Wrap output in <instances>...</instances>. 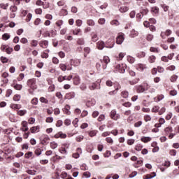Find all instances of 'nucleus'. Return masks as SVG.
Here are the masks:
<instances>
[{
  "label": "nucleus",
  "instance_id": "8fccbe9b",
  "mask_svg": "<svg viewBox=\"0 0 179 179\" xmlns=\"http://www.w3.org/2000/svg\"><path fill=\"white\" fill-rule=\"evenodd\" d=\"M20 94H15L14 96H13V100L14 101H20Z\"/></svg>",
  "mask_w": 179,
  "mask_h": 179
},
{
  "label": "nucleus",
  "instance_id": "ddd939ff",
  "mask_svg": "<svg viewBox=\"0 0 179 179\" xmlns=\"http://www.w3.org/2000/svg\"><path fill=\"white\" fill-rule=\"evenodd\" d=\"M22 127H21V131L23 132H26L29 131V127H27V122L26 121H22L21 123Z\"/></svg>",
  "mask_w": 179,
  "mask_h": 179
},
{
  "label": "nucleus",
  "instance_id": "393cba45",
  "mask_svg": "<svg viewBox=\"0 0 179 179\" xmlns=\"http://www.w3.org/2000/svg\"><path fill=\"white\" fill-rule=\"evenodd\" d=\"M138 31H135V29H132L131 31L129 36L131 37L132 38H134V37L138 36Z\"/></svg>",
  "mask_w": 179,
  "mask_h": 179
},
{
  "label": "nucleus",
  "instance_id": "13d9d810",
  "mask_svg": "<svg viewBox=\"0 0 179 179\" xmlns=\"http://www.w3.org/2000/svg\"><path fill=\"white\" fill-rule=\"evenodd\" d=\"M166 134H170V132H173V127H169L165 129Z\"/></svg>",
  "mask_w": 179,
  "mask_h": 179
},
{
  "label": "nucleus",
  "instance_id": "49530a36",
  "mask_svg": "<svg viewBox=\"0 0 179 179\" xmlns=\"http://www.w3.org/2000/svg\"><path fill=\"white\" fill-rule=\"evenodd\" d=\"M144 120L145 121V122H148V121H152V117H150V115H145L144 116Z\"/></svg>",
  "mask_w": 179,
  "mask_h": 179
},
{
  "label": "nucleus",
  "instance_id": "6e6d98bb",
  "mask_svg": "<svg viewBox=\"0 0 179 179\" xmlns=\"http://www.w3.org/2000/svg\"><path fill=\"white\" fill-rule=\"evenodd\" d=\"M25 158L26 159H30V157H31V156H33V152H28L25 154Z\"/></svg>",
  "mask_w": 179,
  "mask_h": 179
},
{
  "label": "nucleus",
  "instance_id": "1a4fd4ad",
  "mask_svg": "<svg viewBox=\"0 0 179 179\" xmlns=\"http://www.w3.org/2000/svg\"><path fill=\"white\" fill-rule=\"evenodd\" d=\"M116 69L120 73H125V69H127V65L125 64H117Z\"/></svg>",
  "mask_w": 179,
  "mask_h": 179
},
{
  "label": "nucleus",
  "instance_id": "aec40b11",
  "mask_svg": "<svg viewBox=\"0 0 179 179\" xmlns=\"http://www.w3.org/2000/svg\"><path fill=\"white\" fill-rule=\"evenodd\" d=\"M10 108H12L13 110H20V108H22V105L12 103L10 105Z\"/></svg>",
  "mask_w": 179,
  "mask_h": 179
},
{
  "label": "nucleus",
  "instance_id": "6ab92c4d",
  "mask_svg": "<svg viewBox=\"0 0 179 179\" xmlns=\"http://www.w3.org/2000/svg\"><path fill=\"white\" fill-rule=\"evenodd\" d=\"M143 24H144L145 27H149V29L151 31H156V27H155L153 25H150V24H149V23H144Z\"/></svg>",
  "mask_w": 179,
  "mask_h": 179
},
{
  "label": "nucleus",
  "instance_id": "c03bdc74",
  "mask_svg": "<svg viewBox=\"0 0 179 179\" xmlns=\"http://www.w3.org/2000/svg\"><path fill=\"white\" fill-rule=\"evenodd\" d=\"M41 103H44L45 104H48V99H45V97H41L39 99Z\"/></svg>",
  "mask_w": 179,
  "mask_h": 179
},
{
  "label": "nucleus",
  "instance_id": "5701e85b",
  "mask_svg": "<svg viewBox=\"0 0 179 179\" xmlns=\"http://www.w3.org/2000/svg\"><path fill=\"white\" fill-rule=\"evenodd\" d=\"M97 132H99L97 130H92L90 131H87V134L91 138H93V136H96L97 135Z\"/></svg>",
  "mask_w": 179,
  "mask_h": 179
},
{
  "label": "nucleus",
  "instance_id": "7ed1b4c3",
  "mask_svg": "<svg viewBox=\"0 0 179 179\" xmlns=\"http://www.w3.org/2000/svg\"><path fill=\"white\" fill-rule=\"evenodd\" d=\"M101 80H98L95 83H92L89 85L90 90H96V89H100L101 87L100 85Z\"/></svg>",
  "mask_w": 179,
  "mask_h": 179
},
{
  "label": "nucleus",
  "instance_id": "b1692460",
  "mask_svg": "<svg viewBox=\"0 0 179 179\" xmlns=\"http://www.w3.org/2000/svg\"><path fill=\"white\" fill-rule=\"evenodd\" d=\"M17 114L20 117H23V115H26V114H27V110H17Z\"/></svg>",
  "mask_w": 179,
  "mask_h": 179
},
{
  "label": "nucleus",
  "instance_id": "864d4df0",
  "mask_svg": "<svg viewBox=\"0 0 179 179\" xmlns=\"http://www.w3.org/2000/svg\"><path fill=\"white\" fill-rule=\"evenodd\" d=\"M146 40L147 41H152V40H153V35L152 34H148L146 36Z\"/></svg>",
  "mask_w": 179,
  "mask_h": 179
},
{
  "label": "nucleus",
  "instance_id": "5fc2aeb1",
  "mask_svg": "<svg viewBox=\"0 0 179 179\" xmlns=\"http://www.w3.org/2000/svg\"><path fill=\"white\" fill-rule=\"evenodd\" d=\"M149 20L150 22L148 20H145L143 22V23H156V19L155 18H150Z\"/></svg>",
  "mask_w": 179,
  "mask_h": 179
},
{
  "label": "nucleus",
  "instance_id": "de8ad7c7",
  "mask_svg": "<svg viewBox=\"0 0 179 179\" xmlns=\"http://www.w3.org/2000/svg\"><path fill=\"white\" fill-rule=\"evenodd\" d=\"M139 82V78H136L131 81H129V83H130L131 85H136Z\"/></svg>",
  "mask_w": 179,
  "mask_h": 179
},
{
  "label": "nucleus",
  "instance_id": "ea45409f",
  "mask_svg": "<svg viewBox=\"0 0 179 179\" xmlns=\"http://www.w3.org/2000/svg\"><path fill=\"white\" fill-rule=\"evenodd\" d=\"M164 99V95L160 94L157 96V98H155V101H162V100H163Z\"/></svg>",
  "mask_w": 179,
  "mask_h": 179
},
{
  "label": "nucleus",
  "instance_id": "774afa93",
  "mask_svg": "<svg viewBox=\"0 0 179 179\" xmlns=\"http://www.w3.org/2000/svg\"><path fill=\"white\" fill-rule=\"evenodd\" d=\"M120 89H121V85H120V83H117L115 85V90H116V92H118V90H120Z\"/></svg>",
  "mask_w": 179,
  "mask_h": 179
},
{
  "label": "nucleus",
  "instance_id": "f8f14e48",
  "mask_svg": "<svg viewBox=\"0 0 179 179\" xmlns=\"http://www.w3.org/2000/svg\"><path fill=\"white\" fill-rule=\"evenodd\" d=\"M124 34L122 33L116 38L117 44H122V43H124V40H125V38H124Z\"/></svg>",
  "mask_w": 179,
  "mask_h": 179
},
{
  "label": "nucleus",
  "instance_id": "473e14b6",
  "mask_svg": "<svg viewBox=\"0 0 179 179\" xmlns=\"http://www.w3.org/2000/svg\"><path fill=\"white\" fill-rule=\"evenodd\" d=\"M143 148V145H142V144H137L135 147V150H137V152H141Z\"/></svg>",
  "mask_w": 179,
  "mask_h": 179
},
{
  "label": "nucleus",
  "instance_id": "423d86ee",
  "mask_svg": "<svg viewBox=\"0 0 179 179\" xmlns=\"http://www.w3.org/2000/svg\"><path fill=\"white\" fill-rule=\"evenodd\" d=\"M22 16L23 17L27 16L26 22H27V23H29V22L31 20V17H33V15L30 13H28L27 10H23L22 11Z\"/></svg>",
  "mask_w": 179,
  "mask_h": 179
},
{
  "label": "nucleus",
  "instance_id": "dca6fc26",
  "mask_svg": "<svg viewBox=\"0 0 179 179\" xmlns=\"http://www.w3.org/2000/svg\"><path fill=\"white\" fill-rule=\"evenodd\" d=\"M150 12L155 16H157L159 15V7L154 6V7L151 8Z\"/></svg>",
  "mask_w": 179,
  "mask_h": 179
},
{
  "label": "nucleus",
  "instance_id": "bb28decb",
  "mask_svg": "<svg viewBox=\"0 0 179 179\" xmlns=\"http://www.w3.org/2000/svg\"><path fill=\"white\" fill-rule=\"evenodd\" d=\"M141 142H143L144 143H148V142H150L152 141V138L150 137H142L141 138Z\"/></svg>",
  "mask_w": 179,
  "mask_h": 179
},
{
  "label": "nucleus",
  "instance_id": "a878e982",
  "mask_svg": "<svg viewBox=\"0 0 179 179\" xmlns=\"http://www.w3.org/2000/svg\"><path fill=\"white\" fill-rule=\"evenodd\" d=\"M39 44H40V46L42 47V48H47V47H48V41H43L41 42Z\"/></svg>",
  "mask_w": 179,
  "mask_h": 179
},
{
  "label": "nucleus",
  "instance_id": "2f4dec72",
  "mask_svg": "<svg viewBox=\"0 0 179 179\" xmlns=\"http://www.w3.org/2000/svg\"><path fill=\"white\" fill-rule=\"evenodd\" d=\"M59 68L62 71H63V72H65V71H67V66H66V64H60Z\"/></svg>",
  "mask_w": 179,
  "mask_h": 179
},
{
  "label": "nucleus",
  "instance_id": "680f3d73",
  "mask_svg": "<svg viewBox=\"0 0 179 179\" xmlns=\"http://www.w3.org/2000/svg\"><path fill=\"white\" fill-rule=\"evenodd\" d=\"M77 43L80 45H83L85 44V40H83V38H79L77 41Z\"/></svg>",
  "mask_w": 179,
  "mask_h": 179
},
{
  "label": "nucleus",
  "instance_id": "0eeeda50",
  "mask_svg": "<svg viewBox=\"0 0 179 179\" xmlns=\"http://www.w3.org/2000/svg\"><path fill=\"white\" fill-rule=\"evenodd\" d=\"M40 141H41L42 145H47V143H48V142L50 141V137L47 134H43L40 137Z\"/></svg>",
  "mask_w": 179,
  "mask_h": 179
},
{
  "label": "nucleus",
  "instance_id": "c756f323",
  "mask_svg": "<svg viewBox=\"0 0 179 179\" xmlns=\"http://www.w3.org/2000/svg\"><path fill=\"white\" fill-rule=\"evenodd\" d=\"M129 8L127 6H122L120 8L119 10L121 12V13H125V12H128Z\"/></svg>",
  "mask_w": 179,
  "mask_h": 179
},
{
  "label": "nucleus",
  "instance_id": "f704fd0d",
  "mask_svg": "<svg viewBox=\"0 0 179 179\" xmlns=\"http://www.w3.org/2000/svg\"><path fill=\"white\" fill-rule=\"evenodd\" d=\"M99 40V36H97V34H92V41H94V43H96Z\"/></svg>",
  "mask_w": 179,
  "mask_h": 179
},
{
  "label": "nucleus",
  "instance_id": "e2e57ef3",
  "mask_svg": "<svg viewBox=\"0 0 179 179\" xmlns=\"http://www.w3.org/2000/svg\"><path fill=\"white\" fill-rule=\"evenodd\" d=\"M154 177H156V173H152V175H147L145 179H152Z\"/></svg>",
  "mask_w": 179,
  "mask_h": 179
},
{
  "label": "nucleus",
  "instance_id": "4c0bfd02",
  "mask_svg": "<svg viewBox=\"0 0 179 179\" xmlns=\"http://www.w3.org/2000/svg\"><path fill=\"white\" fill-rule=\"evenodd\" d=\"M5 52H6V54H8V55L12 54V52H13V48L8 46L6 49Z\"/></svg>",
  "mask_w": 179,
  "mask_h": 179
},
{
  "label": "nucleus",
  "instance_id": "3c124183",
  "mask_svg": "<svg viewBox=\"0 0 179 179\" xmlns=\"http://www.w3.org/2000/svg\"><path fill=\"white\" fill-rule=\"evenodd\" d=\"M106 141L108 143H110V145H113V143H114V141L113 140V138H111V137H107L106 138Z\"/></svg>",
  "mask_w": 179,
  "mask_h": 179
},
{
  "label": "nucleus",
  "instance_id": "338daca9",
  "mask_svg": "<svg viewBox=\"0 0 179 179\" xmlns=\"http://www.w3.org/2000/svg\"><path fill=\"white\" fill-rule=\"evenodd\" d=\"M161 6H162V9H164V12H167V10H169V6H167L166 4H161Z\"/></svg>",
  "mask_w": 179,
  "mask_h": 179
},
{
  "label": "nucleus",
  "instance_id": "58836bf2",
  "mask_svg": "<svg viewBox=\"0 0 179 179\" xmlns=\"http://www.w3.org/2000/svg\"><path fill=\"white\" fill-rule=\"evenodd\" d=\"M2 38L6 41V40H9L10 38V35H9V34H4L2 36Z\"/></svg>",
  "mask_w": 179,
  "mask_h": 179
},
{
  "label": "nucleus",
  "instance_id": "7c9ffc66",
  "mask_svg": "<svg viewBox=\"0 0 179 179\" xmlns=\"http://www.w3.org/2000/svg\"><path fill=\"white\" fill-rule=\"evenodd\" d=\"M51 149H57L58 148V143H55V141L51 142L50 144Z\"/></svg>",
  "mask_w": 179,
  "mask_h": 179
},
{
  "label": "nucleus",
  "instance_id": "e433bc0d",
  "mask_svg": "<svg viewBox=\"0 0 179 179\" xmlns=\"http://www.w3.org/2000/svg\"><path fill=\"white\" fill-rule=\"evenodd\" d=\"M31 104L34 106H37L38 104V98H34L31 101Z\"/></svg>",
  "mask_w": 179,
  "mask_h": 179
},
{
  "label": "nucleus",
  "instance_id": "2eb2a0df",
  "mask_svg": "<svg viewBox=\"0 0 179 179\" xmlns=\"http://www.w3.org/2000/svg\"><path fill=\"white\" fill-rule=\"evenodd\" d=\"M104 47H106V43H104L103 41H99L96 43V48H98V50H103Z\"/></svg>",
  "mask_w": 179,
  "mask_h": 179
},
{
  "label": "nucleus",
  "instance_id": "37998d69",
  "mask_svg": "<svg viewBox=\"0 0 179 179\" xmlns=\"http://www.w3.org/2000/svg\"><path fill=\"white\" fill-rule=\"evenodd\" d=\"M127 61L130 64H134V62H135V58H134L133 57H131V56H128L127 57Z\"/></svg>",
  "mask_w": 179,
  "mask_h": 179
},
{
  "label": "nucleus",
  "instance_id": "603ef678",
  "mask_svg": "<svg viewBox=\"0 0 179 179\" xmlns=\"http://www.w3.org/2000/svg\"><path fill=\"white\" fill-rule=\"evenodd\" d=\"M38 44V41H37L36 40H32L31 42V45L32 47H37Z\"/></svg>",
  "mask_w": 179,
  "mask_h": 179
},
{
  "label": "nucleus",
  "instance_id": "a19ab883",
  "mask_svg": "<svg viewBox=\"0 0 179 179\" xmlns=\"http://www.w3.org/2000/svg\"><path fill=\"white\" fill-rule=\"evenodd\" d=\"M60 15L62 16H66L68 15V10L66 9H62L60 11Z\"/></svg>",
  "mask_w": 179,
  "mask_h": 179
},
{
  "label": "nucleus",
  "instance_id": "9d476101",
  "mask_svg": "<svg viewBox=\"0 0 179 179\" xmlns=\"http://www.w3.org/2000/svg\"><path fill=\"white\" fill-rule=\"evenodd\" d=\"M114 44V39H108L105 43V47L106 48H113Z\"/></svg>",
  "mask_w": 179,
  "mask_h": 179
},
{
  "label": "nucleus",
  "instance_id": "a211bd4d",
  "mask_svg": "<svg viewBox=\"0 0 179 179\" xmlns=\"http://www.w3.org/2000/svg\"><path fill=\"white\" fill-rule=\"evenodd\" d=\"M74 97H75V92H73L67 93L65 95V99H66L67 100H71V99H74Z\"/></svg>",
  "mask_w": 179,
  "mask_h": 179
},
{
  "label": "nucleus",
  "instance_id": "79ce46f5",
  "mask_svg": "<svg viewBox=\"0 0 179 179\" xmlns=\"http://www.w3.org/2000/svg\"><path fill=\"white\" fill-rule=\"evenodd\" d=\"M0 59L3 64H7V62L9 61V59H8L3 56H1Z\"/></svg>",
  "mask_w": 179,
  "mask_h": 179
},
{
  "label": "nucleus",
  "instance_id": "72a5a7b5",
  "mask_svg": "<svg viewBox=\"0 0 179 179\" xmlns=\"http://www.w3.org/2000/svg\"><path fill=\"white\" fill-rule=\"evenodd\" d=\"M13 87L15 89V90H22V89H23V85L20 84H16L13 86Z\"/></svg>",
  "mask_w": 179,
  "mask_h": 179
},
{
  "label": "nucleus",
  "instance_id": "412c9836",
  "mask_svg": "<svg viewBox=\"0 0 179 179\" xmlns=\"http://www.w3.org/2000/svg\"><path fill=\"white\" fill-rule=\"evenodd\" d=\"M30 131H31V134H36V132H39L40 126L32 127L30 129Z\"/></svg>",
  "mask_w": 179,
  "mask_h": 179
},
{
  "label": "nucleus",
  "instance_id": "20e7f679",
  "mask_svg": "<svg viewBox=\"0 0 179 179\" xmlns=\"http://www.w3.org/2000/svg\"><path fill=\"white\" fill-rule=\"evenodd\" d=\"M27 85L29 87H30L33 90H36V89H37V85L36 84V78H31L28 80Z\"/></svg>",
  "mask_w": 179,
  "mask_h": 179
},
{
  "label": "nucleus",
  "instance_id": "f03ea898",
  "mask_svg": "<svg viewBox=\"0 0 179 179\" xmlns=\"http://www.w3.org/2000/svg\"><path fill=\"white\" fill-rule=\"evenodd\" d=\"M149 87H150V86H149V85L148 84L144 85V86L138 85V86H136V90L137 93H143V92H146V90H148Z\"/></svg>",
  "mask_w": 179,
  "mask_h": 179
},
{
  "label": "nucleus",
  "instance_id": "f257e3e1",
  "mask_svg": "<svg viewBox=\"0 0 179 179\" xmlns=\"http://www.w3.org/2000/svg\"><path fill=\"white\" fill-rule=\"evenodd\" d=\"M109 117L111 118V120H113V121H118V120L121 118V115H120V113H117V110L115 109L110 111Z\"/></svg>",
  "mask_w": 179,
  "mask_h": 179
},
{
  "label": "nucleus",
  "instance_id": "c85d7f7f",
  "mask_svg": "<svg viewBox=\"0 0 179 179\" xmlns=\"http://www.w3.org/2000/svg\"><path fill=\"white\" fill-rule=\"evenodd\" d=\"M121 96L122 97H123V99H128L129 96V92H128V91H122L121 92Z\"/></svg>",
  "mask_w": 179,
  "mask_h": 179
},
{
  "label": "nucleus",
  "instance_id": "c9c22d12",
  "mask_svg": "<svg viewBox=\"0 0 179 179\" xmlns=\"http://www.w3.org/2000/svg\"><path fill=\"white\" fill-rule=\"evenodd\" d=\"M59 153H61L62 155H68V152L66 151V149H65V148H61L59 150Z\"/></svg>",
  "mask_w": 179,
  "mask_h": 179
},
{
  "label": "nucleus",
  "instance_id": "a18cd8bd",
  "mask_svg": "<svg viewBox=\"0 0 179 179\" xmlns=\"http://www.w3.org/2000/svg\"><path fill=\"white\" fill-rule=\"evenodd\" d=\"M41 153H43V150H41V148H38L35 150V155L36 156H40V155H41Z\"/></svg>",
  "mask_w": 179,
  "mask_h": 179
},
{
  "label": "nucleus",
  "instance_id": "0e129e2a",
  "mask_svg": "<svg viewBox=\"0 0 179 179\" xmlns=\"http://www.w3.org/2000/svg\"><path fill=\"white\" fill-rule=\"evenodd\" d=\"M85 136H78L76 138V140L77 141V142H82V141H83Z\"/></svg>",
  "mask_w": 179,
  "mask_h": 179
},
{
  "label": "nucleus",
  "instance_id": "09e8293b",
  "mask_svg": "<svg viewBox=\"0 0 179 179\" xmlns=\"http://www.w3.org/2000/svg\"><path fill=\"white\" fill-rule=\"evenodd\" d=\"M160 110V107L155 106L152 108V113H157Z\"/></svg>",
  "mask_w": 179,
  "mask_h": 179
},
{
  "label": "nucleus",
  "instance_id": "cd10ccee",
  "mask_svg": "<svg viewBox=\"0 0 179 179\" xmlns=\"http://www.w3.org/2000/svg\"><path fill=\"white\" fill-rule=\"evenodd\" d=\"M73 83L74 85H79V83H80V78H79L78 76H76L73 78Z\"/></svg>",
  "mask_w": 179,
  "mask_h": 179
},
{
  "label": "nucleus",
  "instance_id": "4d7b16f0",
  "mask_svg": "<svg viewBox=\"0 0 179 179\" xmlns=\"http://www.w3.org/2000/svg\"><path fill=\"white\" fill-rule=\"evenodd\" d=\"M45 122H48V124H51V122H54V117H47L45 120Z\"/></svg>",
  "mask_w": 179,
  "mask_h": 179
},
{
  "label": "nucleus",
  "instance_id": "bf43d9fd",
  "mask_svg": "<svg viewBox=\"0 0 179 179\" xmlns=\"http://www.w3.org/2000/svg\"><path fill=\"white\" fill-rule=\"evenodd\" d=\"M63 124H64V122H62V120H59L57 121L56 127H62Z\"/></svg>",
  "mask_w": 179,
  "mask_h": 179
},
{
  "label": "nucleus",
  "instance_id": "4468645a",
  "mask_svg": "<svg viewBox=\"0 0 179 179\" xmlns=\"http://www.w3.org/2000/svg\"><path fill=\"white\" fill-rule=\"evenodd\" d=\"M55 138L56 139H58V138H61V139H65L66 138V134H64L62 131H59L55 135Z\"/></svg>",
  "mask_w": 179,
  "mask_h": 179
},
{
  "label": "nucleus",
  "instance_id": "4be33fe9",
  "mask_svg": "<svg viewBox=\"0 0 179 179\" xmlns=\"http://www.w3.org/2000/svg\"><path fill=\"white\" fill-rule=\"evenodd\" d=\"M148 60L150 64H155V62H156V56L155 55L149 56Z\"/></svg>",
  "mask_w": 179,
  "mask_h": 179
},
{
  "label": "nucleus",
  "instance_id": "9b49d317",
  "mask_svg": "<svg viewBox=\"0 0 179 179\" xmlns=\"http://www.w3.org/2000/svg\"><path fill=\"white\" fill-rule=\"evenodd\" d=\"M81 62H82V61L80 59H71L70 60V64L73 66H79V65H80Z\"/></svg>",
  "mask_w": 179,
  "mask_h": 179
},
{
  "label": "nucleus",
  "instance_id": "f3484780",
  "mask_svg": "<svg viewBox=\"0 0 179 179\" xmlns=\"http://www.w3.org/2000/svg\"><path fill=\"white\" fill-rule=\"evenodd\" d=\"M71 106L69 105H66L64 108H63V111L64 114H66L67 115H71Z\"/></svg>",
  "mask_w": 179,
  "mask_h": 179
},
{
  "label": "nucleus",
  "instance_id": "6e6552de",
  "mask_svg": "<svg viewBox=\"0 0 179 179\" xmlns=\"http://www.w3.org/2000/svg\"><path fill=\"white\" fill-rule=\"evenodd\" d=\"M136 68L137 71H139L140 72H143V71H146V69H148V66L145 64L139 63L136 64Z\"/></svg>",
  "mask_w": 179,
  "mask_h": 179
},
{
  "label": "nucleus",
  "instance_id": "39448f33",
  "mask_svg": "<svg viewBox=\"0 0 179 179\" xmlns=\"http://www.w3.org/2000/svg\"><path fill=\"white\" fill-rule=\"evenodd\" d=\"M110 62V57L108 56H104L103 59H101V64L103 69H107V65Z\"/></svg>",
  "mask_w": 179,
  "mask_h": 179
},
{
  "label": "nucleus",
  "instance_id": "052dcab7",
  "mask_svg": "<svg viewBox=\"0 0 179 179\" xmlns=\"http://www.w3.org/2000/svg\"><path fill=\"white\" fill-rule=\"evenodd\" d=\"M140 12L143 14V16L144 15H148V13H149V10L148 8L142 9L140 10Z\"/></svg>",
  "mask_w": 179,
  "mask_h": 179
},
{
  "label": "nucleus",
  "instance_id": "69168bd1",
  "mask_svg": "<svg viewBox=\"0 0 179 179\" xmlns=\"http://www.w3.org/2000/svg\"><path fill=\"white\" fill-rule=\"evenodd\" d=\"M50 37H55V36H57V30L55 29H52V31H50Z\"/></svg>",
  "mask_w": 179,
  "mask_h": 179
}]
</instances>
